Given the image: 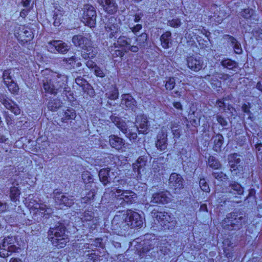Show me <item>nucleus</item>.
I'll list each match as a JSON object with an SVG mask.
<instances>
[{
	"label": "nucleus",
	"instance_id": "nucleus-31",
	"mask_svg": "<svg viewBox=\"0 0 262 262\" xmlns=\"http://www.w3.org/2000/svg\"><path fill=\"white\" fill-rule=\"evenodd\" d=\"M146 161L143 157H139L137 160L133 163V171L135 173V175L137 178L140 176V169L144 167L146 165Z\"/></svg>",
	"mask_w": 262,
	"mask_h": 262
},
{
	"label": "nucleus",
	"instance_id": "nucleus-21",
	"mask_svg": "<svg viewBox=\"0 0 262 262\" xmlns=\"http://www.w3.org/2000/svg\"><path fill=\"white\" fill-rule=\"evenodd\" d=\"M54 196L56 202L59 204H63L64 206L70 207L74 203L73 196H67L61 192L55 191Z\"/></svg>",
	"mask_w": 262,
	"mask_h": 262
},
{
	"label": "nucleus",
	"instance_id": "nucleus-5",
	"mask_svg": "<svg viewBox=\"0 0 262 262\" xmlns=\"http://www.w3.org/2000/svg\"><path fill=\"white\" fill-rule=\"evenodd\" d=\"M114 193L115 198L118 201H121L120 204H131L135 203L137 199L136 193L132 190H122L119 188H115Z\"/></svg>",
	"mask_w": 262,
	"mask_h": 262
},
{
	"label": "nucleus",
	"instance_id": "nucleus-63",
	"mask_svg": "<svg viewBox=\"0 0 262 262\" xmlns=\"http://www.w3.org/2000/svg\"><path fill=\"white\" fill-rule=\"evenodd\" d=\"M86 66L88 68L92 70H94L97 67L96 64L91 60H89L86 62Z\"/></svg>",
	"mask_w": 262,
	"mask_h": 262
},
{
	"label": "nucleus",
	"instance_id": "nucleus-56",
	"mask_svg": "<svg viewBox=\"0 0 262 262\" xmlns=\"http://www.w3.org/2000/svg\"><path fill=\"white\" fill-rule=\"evenodd\" d=\"M181 25V22L179 18H173L171 20H169L167 22V25L173 28H178Z\"/></svg>",
	"mask_w": 262,
	"mask_h": 262
},
{
	"label": "nucleus",
	"instance_id": "nucleus-11",
	"mask_svg": "<svg viewBox=\"0 0 262 262\" xmlns=\"http://www.w3.org/2000/svg\"><path fill=\"white\" fill-rule=\"evenodd\" d=\"M124 213L129 227L134 228L142 226L143 223L142 218L138 212L132 210H127Z\"/></svg>",
	"mask_w": 262,
	"mask_h": 262
},
{
	"label": "nucleus",
	"instance_id": "nucleus-20",
	"mask_svg": "<svg viewBox=\"0 0 262 262\" xmlns=\"http://www.w3.org/2000/svg\"><path fill=\"white\" fill-rule=\"evenodd\" d=\"M136 125L134 126L136 132L138 131L139 134H144L148 129V121L147 117L143 115L138 116L136 119Z\"/></svg>",
	"mask_w": 262,
	"mask_h": 262
},
{
	"label": "nucleus",
	"instance_id": "nucleus-17",
	"mask_svg": "<svg viewBox=\"0 0 262 262\" xmlns=\"http://www.w3.org/2000/svg\"><path fill=\"white\" fill-rule=\"evenodd\" d=\"M120 106L125 110L135 111L137 107V101L133 97L129 94H124L121 95Z\"/></svg>",
	"mask_w": 262,
	"mask_h": 262
},
{
	"label": "nucleus",
	"instance_id": "nucleus-57",
	"mask_svg": "<svg viewBox=\"0 0 262 262\" xmlns=\"http://www.w3.org/2000/svg\"><path fill=\"white\" fill-rule=\"evenodd\" d=\"M129 27L133 32V33L136 35L137 33L139 32L140 30H141V29L142 28V25L139 24H138L135 26H133V25L131 24H129Z\"/></svg>",
	"mask_w": 262,
	"mask_h": 262
},
{
	"label": "nucleus",
	"instance_id": "nucleus-37",
	"mask_svg": "<svg viewBox=\"0 0 262 262\" xmlns=\"http://www.w3.org/2000/svg\"><path fill=\"white\" fill-rule=\"evenodd\" d=\"M20 192L17 187L12 186L10 189V198L12 202H15L18 200Z\"/></svg>",
	"mask_w": 262,
	"mask_h": 262
},
{
	"label": "nucleus",
	"instance_id": "nucleus-64",
	"mask_svg": "<svg viewBox=\"0 0 262 262\" xmlns=\"http://www.w3.org/2000/svg\"><path fill=\"white\" fill-rule=\"evenodd\" d=\"M211 84L213 88H220L221 85V82L217 79L212 80L211 82Z\"/></svg>",
	"mask_w": 262,
	"mask_h": 262
},
{
	"label": "nucleus",
	"instance_id": "nucleus-15",
	"mask_svg": "<svg viewBox=\"0 0 262 262\" xmlns=\"http://www.w3.org/2000/svg\"><path fill=\"white\" fill-rule=\"evenodd\" d=\"M0 102L4 105L6 108L9 110L15 115H18L20 113V110L18 105L6 94L0 93Z\"/></svg>",
	"mask_w": 262,
	"mask_h": 262
},
{
	"label": "nucleus",
	"instance_id": "nucleus-62",
	"mask_svg": "<svg viewBox=\"0 0 262 262\" xmlns=\"http://www.w3.org/2000/svg\"><path fill=\"white\" fill-rule=\"evenodd\" d=\"M94 71L95 72V75L100 77H104L105 75L103 72V71L99 68L98 66L95 68L94 70Z\"/></svg>",
	"mask_w": 262,
	"mask_h": 262
},
{
	"label": "nucleus",
	"instance_id": "nucleus-18",
	"mask_svg": "<svg viewBox=\"0 0 262 262\" xmlns=\"http://www.w3.org/2000/svg\"><path fill=\"white\" fill-rule=\"evenodd\" d=\"M157 140L156 142V146L161 151L166 149L167 146V129L166 127L163 126L161 131L157 135Z\"/></svg>",
	"mask_w": 262,
	"mask_h": 262
},
{
	"label": "nucleus",
	"instance_id": "nucleus-1",
	"mask_svg": "<svg viewBox=\"0 0 262 262\" xmlns=\"http://www.w3.org/2000/svg\"><path fill=\"white\" fill-rule=\"evenodd\" d=\"M42 74L47 76L42 80V89L45 93L55 96L66 88L68 82L66 75L48 69L42 71Z\"/></svg>",
	"mask_w": 262,
	"mask_h": 262
},
{
	"label": "nucleus",
	"instance_id": "nucleus-52",
	"mask_svg": "<svg viewBox=\"0 0 262 262\" xmlns=\"http://www.w3.org/2000/svg\"><path fill=\"white\" fill-rule=\"evenodd\" d=\"M62 16V14L61 13H58L57 11L54 12V14L53 15L54 21V25L55 26H59L61 23V17Z\"/></svg>",
	"mask_w": 262,
	"mask_h": 262
},
{
	"label": "nucleus",
	"instance_id": "nucleus-19",
	"mask_svg": "<svg viewBox=\"0 0 262 262\" xmlns=\"http://www.w3.org/2000/svg\"><path fill=\"white\" fill-rule=\"evenodd\" d=\"M65 227L61 224L56 225L54 227H51L48 232L49 240H52L60 238L66 235Z\"/></svg>",
	"mask_w": 262,
	"mask_h": 262
},
{
	"label": "nucleus",
	"instance_id": "nucleus-45",
	"mask_svg": "<svg viewBox=\"0 0 262 262\" xmlns=\"http://www.w3.org/2000/svg\"><path fill=\"white\" fill-rule=\"evenodd\" d=\"M87 252L88 253L86 254V262H96L99 258V255L94 252L90 253L89 250H86L85 253Z\"/></svg>",
	"mask_w": 262,
	"mask_h": 262
},
{
	"label": "nucleus",
	"instance_id": "nucleus-8",
	"mask_svg": "<svg viewBox=\"0 0 262 262\" xmlns=\"http://www.w3.org/2000/svg\"><path fill=\"white\" fill-rule=\"evenodd\" d=\"M128 223L124 212L116 215L112 221V229L118 234H122L129 228Z\"/></svg>",
	"mask_w": 262,
	"mask_h": 262
},
{
	"label": "nucleus",
	"instance_id": "nucleus-34",
	"mask_svg": "<svg viewBox=\"0 0 262 262\" xmlns=\"http://www.w3.org/2000/svg\"><path fill=\"white\" fill-rule=\"evenodd\" d=\"M109 168L101 169L99 172V180L104 185L110 184L108 180Z\"/></svg>",
	"mask_w": 262,
	"mask_h": 262
},
{
	"label": "nucleus",
	"instance_id": "nucleus-27",
	"mask_svg": "<svg viewBox=\"0 0 262 262\" xmlns=\"http://www.w3.org/2000/svg\"><path fill=\"white\" fill-rule=\"evenodd\" d=\"M108 180L110 183H113L115 186L122 185L124 186L126 184V180L122 179L120 177L116 172H115L113 169L111 170L109 168V176Z\"/></svg>",
	"mask_w": 262,
	"mask_h": 262
},
{
	"label": "nucleus",
	"instance_id": "nucleus-48",
	"mask_svg": "<svg viewBox=\"0 0 262 262\" xmlns=\"http://www.w3.org/2000/svg\"><path fill=\"white\" fill-rule=\"evenodd\" d=\"M254 11L251 9H245L241 12V15L246 19H250L253 15Z\"/></svg>",
	"mask_w": 262,
	"mask_h": 262
},
{
	"label": "nucleus",
	"instance_id": "nucleus-6",
	"mask_svg": "<svg viewBox=\"0 0 262 262\" xmlns=\"http://www.w3.org/2000/svg\"><path fill=\"white\" fill-rule=\"evenodd\" d=\"M97 15L95 8L92 5H85L83 9L81 21L90 28L95 27Z\"/></svg>",
	"mask_w": 262,
	"mask_h": 262
},
{
	"label": "nucleus",
	"instance_id": "nucleus-10",
	"mask_svg": "<svg viewBox=\"0 0 262 262\" xmlns=\"http://www.w3.org/2000/svg\"><path fill=\"white\" fill-rule=\"evenodd\" d=\"M14 35L21 42H27L33 37L32 30L25 26L17 25L15 27Z\"/></svg>",
	"mask_w": 262,
	"mask_h": 262
},
{
	"label": "nucleus",
	"instance_id": "nucleus-12",
	"mask_svg": "<svg viewBox=\"0 0 262 262\" xmlns=\"http://www.w3.org/2000/svg\"><path fill=\"white\" fill-rule=\"evenodd\" d=\"M48 51L52 53L58 52L61 54H66L69 50V46L61 40H52L47 45Z\"/></svg>",
	"mask_w": 262,
	"mask_h": 262
},
{
	"label": "nucleus",
	"instance_id": "nucleus-14",
	"mask_svg": "<svg viewBox=\"0 0 262 262\" xmlns=\"http://www.w3.org/2000/svg\"><path fill=\"white\" fill-rule=\"evenodd\" d=\"M170 193L167 191H161L152 195L150 203L152 204H165L170 201Z\"/></svg>",
	"mask_w": 262,
	"mask_h": 262
},
{
	"label": "nucleus",
	"instance_id": "nucleus-4",
	"mask_svg": "<svg viewBox=\"0 0 262 262\" xmlns=\"http://www.w3.org/2000/svg\"><path fill=\"white\" fill-rule=\"evenodd\" d=\"M16 238L14 236H8L5 238L3 242L0 245V256L5 258L10 255L12 253L18 252L20 248L17 247L15 243Z\"/></svg>",
	"mask_w": 262,
	"mask_h": 262
},
{
	"label": "nucleus",
	"instance_id": "nucleus-43",
	"mask_svg": "<svg viewBox=\"0 0 262 262\" xmlns=\"http://www.w3.org/2000/svg\"><path fill=\"white\" fill-rule=\"evenodd\" d=\"M82 220L84 223H86L88 222H90V223H88L87 224L90 228H92V225L95 224L94 220H93V216L92 215V214H90L89 212H85Z\"/></svg>",
	"mask_w": 262,
	"mask_h": 262
},
{
	"label": "nucleus",
	"instance_id": "nucleus-22",
	"mask_svg": "<svg viewBox=\"0 0 262 262\" xmlns=\"http://www.w3.org/2000/svg\"><path fill=\"white\" fill-rule=\"evenodd\" d=\"M91 40L90 37L83 36L81 35H74L72 38V42L77 47L82 50L86 47L90 46Z\"/></svg>",
	"mask_w": 262,
	"mask_h": 262
},
{
	"label": "nucleus",
	"instance_id": "nucleus-39",
	"mask_svg": "<svg viewBox=\"0 0 262 262\" xmlns=\"http://www.w3.org/2000/svg\"><path fill=\"white\" fill-rule=\"evenodd\" d=\"M119 92L115 86H112L110 90L105 93V96L111 100H116L118 98Z\"/></svg>",
	"mask_w": 262,
	"mask_h": 262
},
{
	"label": "nucleus",
	"instance_id": "nucleus-51",
	"mask_svg": "<svg viewBox=\"0 0 262 262\" xmlns=\"http://www.w3.org/2000/svg\"><path fill=\"white\" fill-rule=\"evenodd\" d=\"M60 106L59 102L56 101V100H51L48 103V109L52 111H56Z\"/></svg>",
	"mask_w": 262,
	"mask_h": 262
},
{
	"label": "nucleus",
	"instance_id": "nucleus-24",
	"mask_svg": "<svg viewBox=\"0 0 262 262\" xmlns=\"http://www.w3.org/2000/svg\"><path fill=\"white\" fill-rule=\"evenodd\" d=\"M109 143L112 148L119 150L124 147L125 141L118 136L111 135L109 136Z\"/></svg>",
	"mask_w": 262,
	"mask_h": 262
},
{
	"label": "nucleus",
	"instance_id": "nucleus-47",
	"mask_svg": "<svg viewBox=\"0 0 262 262\" xmlns=\"http://www.w3.org/2000/svg\"><path fill=\"white\" fill-rule=\"evenodd\" d=\"M6 85L12 94H17L19 90L18 86L14 81H11V82H9V84H6Z\"/></svg>",
	"mask_w": 262,
	"mask_h": 262
},
{
	"label": "nucleus",
	"instance_id": "nucleus-26",
	"mask_svg": "<svg viewBox=\"0 0 262 262\" xmlns=\"http://www.w3.org/2000/svg\"><path fill=\"white\" fill-rule=\"evenodd\" d=\"M228 189V190H225L223 192L229 193L233 198H236L237 195H242L244 193V188L241 184L236 182L231 183Z\"/></svg>",
	"mask_w": 262,
	"mask_h": 262
},
{
	"label": "nucleus",
	"instance_id": "nucleus-23",
	"mask_svg": "<svg viewBox=\"0 0 262 262\" xmlns=\"http://www.w3.org/2000/svg\"><path fill=\"white\" fill-rule=\"evenodd\" d=\"M103 9L109 14L115 13L118 9V5L115 0H97Z\"/></svg>",
	"mask_w": 262,
	"mask_h": 262
},
{
	"label": "nucleus",
	"instance_id": "nucleus-13",
	"mask_svg": "<svg viewBox=\"0 0 262 262\" xmlns=\"http://www.w3.org/2000/svg\"><path fill=\"white\" fill-rule=\"evenodd\" d=\"M169 186L175 193H178L184 188V180L181 175L172 173L169 179Z\"/></svg>",
	"mask_w": 262,
	"mask_h": 262
},
{
	"label": "nucleus",
	"instance_id": "nucleus-38",
	"mask_svg": "<svg viewBox=\"0 0 262 262\" xmlns=\"http://www.w3.org/2000/svg\"><path fill=\"white\" fill-rule=\"evenodd\" d=\"M229 40L233 46L235 53L237 54H241L243 52V50L240 43H239L236 39L232 36L229 37Z\"/></svg>",
	"mask_w": 262,
	"mask_h": 262
},
{
	"label": "nucleus",
	"instance_id": "nucleus-32",
	"mask_svg": "<svg viewBox=\"0 0 262 262\" xmlns=\"http://www.w3.org/2000/svg\"><path fill=\"white\" fill-rule=\"evenodd\" d=\"M213 140V148L215 151H220L221 150L222 144L223 143L224 138L222 135L218 134L212 138Z\"/></svg>",
	"mask_w": 262,
	"mask_h": 262
},
{
	"label": "nucleus",
	"instance_id": "nucleus-42",
	"mask_svg": "<svg viewBox=\"0 0 262 262\" xmlns=\"http://www.w3.org/2000/svg\"><path fill=\"white\" fill-rule=\"evenodd\" d=\"M76 116V112L73 108L68 109L64 114V117L62 118L63 121L71 119H74Z\"/></svg>",
	"mask_w": 262,
	"mask_h": 262
},
{
	"label": "nucleus",
	"instance_id": "nucleus-16",
	"mask_svg": "<svg viewBox=\"0 0 262 262\" xmlns=\"http://www.w3.org/2000/svg\"><path fill=\"white\" fill-rule=\"evenodd\" d=\"M104 27L106 31L110 32L109 37L110 38L115 37L120 32V28L117 23V20L113 16L108 18Z\"/></svg>",
	"mask_w": 262,
	"mask_h": 262
},
{
	"label": "nucleus",
	"instance_id": "nucleus-55",
	"mask_svg": "<svg viewBox=\"0 0 262 262\" xmlns=\"http://www.w3.org/2000/svg\"><path fill=\"white\" fill-rule=\"evenodd\" d=\"M63 61L70 66V68H75L76 62L77 60L74 56H72L70 58H64Z\"/></svg>",
	"mask_w": 262,
	"mask_h": 262
},
{
	"label": "nucleus",
	"instance_id": "nucleus-7",
	"mask_svg": "<svg viewBox=\"0 0 262 262\" xmlns=\"http://www.w3.org/2000/svg\"><path fill=\"white\" fill-rule=\"evenodd\" d=\"M110 119L113 122L117 128L121 131L126 137L129 139L130 140H135L137 138V134L136 132H133V129L127 128L126 122L120 118L112 115Z\"/></svg>",
	"mask_w": 262,
	"mask_h": 262
},
{
	"label": "nucleus",
	"instance_id": "nucleus-49",
	"mask_svg": "<svg viewBox=\"0 0 262 262\" xmlns=\"http://www.w3.org/2000/svg\"><path fill=\"white\" fill-rule=\"evenodd\" d=\"M176 80L173 77H169L166 81L165 87L167 90L171 91L175 86Z\"/></svg>",
	"mask_w": 262,
	"mask_h": 262
},
{
	"label": "nucleus",
	"instance_id": "nucleus-44",
	"mask_svg": "<svg viewBox=\"0 0 262 262\" xmlns=\"http://www.w3.org/2000/svg\"><path fill=\"white\" fill-rule=\"evenodd\" d=\"M147 38V34L145 33H142L140 35H139L136 39L137 45L140 47L145 46Z\"/></svg>",
	"mask_w": 262,
	"mask_h": 262
},
{
	"label": "nucleus",
	"instance_id": "nucleus-54",
	"mask_svg": "<svg viewBox=\"0 0 262 262\" xmlns=\"http://www.w3.org/2000/svg\"><path fill=\"white\" fill-rule=\"evenodd\" d=\"M81 177L85 183H89L93 181L92 177L90 172L88 171L83 172Z\"/></svg>",
	"mask_w": 262,
	"mask_h": 262
},
{
	"label": "nucleus",
	"instance_id": "nucleus-36",
	"mask_svg": "<svg viewBox=\"0 0 262 262\" xmlns=\"http://www.w3.org/2000/svg\"><path fill=\"white\" fill-rule=\"evenodd\" d=\"M221 64L224 68H227L228 70H234L238 67V63L230 59H226L222 60Z\"/></svg>",
	"mask_w": 262,
	"mask_h": 262
},
{
	"label": "nucleus",
	"instance_id": "nucleus-3",
	"mask_svg": "<svg viewBox=\"0 0 262 262\" xmlns=\"http://www.w3.org/2000/svg\"><path fill=\"white\" fill-rule=\"evenodd\" d=\"M151 215L155 218L165 229H172L176 225L175 218L165 211H159L154 209L151 212Z\"/></svg>",
	"mask_w": 262,
	"mask_h": 262
},
{
	"label": "nucleus",
	"instance_id": "nucleus-28",
	"mask_svg": "<svg viewBox=\"0 0 262 262\" xmlns=\"http://www.w3.org/2000/svg\"><path fill=\"white\" fill-rule=\"evenodd\" d=\"M199 15H201V19L202 21L209 22V20L211 21H215L219 24H220L222 21L224 17L223 13L219 12V14L217 16L214 14V15H207L206 14H203L200 13Z\"/></svg>",
	"mask_w": 262,
	"mask_h": 262
},
{
	"label": "nucleus",
	"instance_id": "nucleus-53",
	"mask_svg": "<svg viewBox=\"0 0 262 262\" xmlns=\"http://www.w3.org/2000/svg\"><path fill=\"white\" fill-rule=\"evenodd\" d=\"M199 185L201 190L205 192L210 191V188L208 183L204 179H201L199 181Z\"/></svg>",
	"mask_w": 262,
	"mask_h": 262
},
{
	"label": "nucleus",
	"instance_id": "nucleus-33",
	"mask_svg": "<svg viewBox=\"0 0 262 262\" xmlns=\"http://www.w3.org/2000/svg\"><path fill=\"white\" fill-rule=\"evenodd\" d=\"M69 239L68 236L66 234L60 238L52 240L51 243L54 246L58 248H62L66 246L67 243L69 242Z\"/></svg>",
	"mask_w": 262,
	"mask_h": 262
},
{
	"label": "nucleus",
	"instance_id": "nucleus-50",
	"mask_svg": "<svg viewBox=\"0 0 262 262\" xmlns=\"http://www.w3.org/2000/svg\"><path fill=\"white\" fill-rule=\"evenodd\" d=\"M187 65L192 70L195 71L196 69V59L195 58L190 56L187 58Z\"/></svg>",
	"mask_w": 262,
	"mask_h": 262
},
{
	"label": "nucleus",
	"instance_id": "nucleus-61",
	"mask_svg": "<svg viewBox=\"0 0 262 262\" xmlns=\"http://www.w3.org/2000/svg\"><path fill=\"white\" fill-rule=\"evenodd\" d=\"M172 134L174 137L179 138L180 136V131L178 126H172L171 127Z\"/></svg>",
	"mask_w": 262,
	"mask_h": 262
},
{
	"label": "nucleus",
	"instance_id": "nucleus-35",
	"mask_svg": "<svg viewBox=\"0 0 262 262\" xmlns=\"http://www.w3.org/2000/svg\"><path fill=\"white\" fill-rule=\"evenodd\" d=\"M199 33H198V38H202L203 40L206 43H208V42L209 41V36L210 35V33L207 30L204 29V27L202 28L201 30H199ZM201 39H198V42H199V44L201 45L202 43L204 45L203 43L201 42Z\"/></svg>",
	"mask_w": 262,
	"mask_h": 262
},
{
	"label": "nucleus",
	"instance_id": "nucleus-29",
	"mask_svg": "<svg viewBox=\"0 0 262 262\" xmlns=\"http://www.w3.org/2000/svg\"><path fill=\"white\" fill-rule=\"evenodd\" d=\"M161 46L165 49H169L172 45L171 33L167 31L160 36Z\"/></svg>",
	"mask_w": 262,
	"mask_h": 262
},
{
	"label": "nucleus",
	"instance_id": "nucleus-30",
	"mask_svg": "<svg viewBox=\"0 0 262 262\" xmlns=\"http://www.w3.org/2000/svg\"><path fill=\"white\" fill-rule=\"evenodd\" d=\"M97 53V50L96 48L92 47L91 41L90 46L86 47L82 51L81 56L84 59H88L89 58H92L96 56Z\"/></svg>",
	"mask_w": 262,
	"mask_h": 262
},
{
	"label": "nucleus",
	"instance_id": "nucleus-59",
	"mask_svg": "<svg viewBox=\"0 0 262 262\" xmlns=\"http://www.w3.org/2000/svg\"><path fill=\"white\" fill-rule=\"evenodd\" d=\"M214 177L218 180L223 181L227 179V176L222 172H213Z\"/></svg>",
	"mask_w": 262,
	"mask_h": 262
},
{
	"label": "nucleus",
	"instance_id": "nucleus-58",
	"mask_svg": "<svg viewBox=\"0 0 262 262\" xmlns=\"http://www.w3.org/2000/svg\"><path fill=\"white\" fill-rule=\"evenodd\" d=\"M216 119L217 122L222 126L224 127L227 125L228 122L225 118L220 115H216Z\"/></svg>",
	"mask_w": 262,
	"mask_h": 262
},
{
	"label": "nucleus",
	"instance_id": "nucleus-9",
	"mask_svg": "<svg viewBox=\"0 0 262 262\" xmlns=\"http://www.w3.org/2000/svg\"><path fill=\"white\" fill-rule=\"evenodd\" d=\"M237 154H233L229 156V164L233 176H239L243 174V167L241 165V159Z\"/></svg>",
	"mask_w": 262,
	"mask_h": 262
},
{
	"label": "nucleus",
	"instance_id": "nucleus-2",
	"mask_svg": "<svg viewBox=\"0 0 262 262\" xmlns=\"http://www.w3.org/2000/svg\"><path fill=\"white\" fill-rule=\"evenodd\" d=\"M33 196L29 195L30 201L28 203V206L30 207V213L32 214L34 220L39 222L42 217L48 219L52 213V209L46 204L39 202L40 200L37 201L35 199L31 198Z\"/></svg>",
	"mask_w": 262,
	"mask_h": 262
},
{
	"label": "nucleus",
	"instance_id": "nucleus-40",
	"mask_svg": "<svg viewBox=\"0 0 262 262\" xmlns=\"http://www.w3.org/2000/svg\"><path fill=\"white\" fill-rule=\"evenodd\" d=\"M91 241L90 242H91V244L88 243V244H85L84 245V247L85 248V249L86 250L88 249H90V246H94L95 248H96V247L102 248L103 247V245L102 243V239L101 238H96L94 241H92L91 239Z\"/></svg>",
	"mask_w": 262,
	"mask_h": 262
},
{
	"label": "nucleus",
	"instance_id": "nucleus-41",
	"mask_svg": "<svg viewBox=\"0 0 262 262\" xmlns=\"http://www.w3.org/2000/svg\"><path fill=\"white\" fill-rule=\"evenodd\" d=\"M208 164L209 167L214 169H219L221 167V164L220 162L213 156L209 157L208 160Z\"/></svg>",
	"mask_w": 262,
	"mask_h": 262
},
{
	"label": "nucleus",
	"instance_id": "nucleus-60",
	"mask_svg": "<svg viewBox=\"0 0 262 262\" xmlns=\"http://www.w3.org/2000/svg\"><path fill=\"white\" fill-rule=\"evenodd\" d=\"M127 52H125L123 49L122 50H115L114 51V52L112 54L113 57L116 58L118 57H123L125 53H126Z\"/></svg>",
	"mask_w": 262,
	"mask_h": 262
},
{
	"label": "nucleus",
	"instance_id": "nucleus-25",
	"mask_svg": "<svg viewBox=\"0 0 262 262\" xmlns=\"http://www.w3.org/2000/svg\"><path fill=\"white\" fill-rule=\"evenodd\" d=\"M131 43V38H128L125 36H120L118 38L117 40V42L114 43V48H121L123 49L125 52H127V49ZM113 47H111V51H113L112 48Z\"/></svg>",
	"mask_w": 262,
	"mask_h": 262
},
{
	"label": "nucleus",
	"instance_id": "nucleus-46",
	"mask_svg": "<svg viewBox=\"0 0 262 262\" xmlns=\"http://www.w3.org/2000/svg\"><path fill=\"white\" fill-rule=\"evenodd\" d=\"M11 74V70H5L3 73V79L5 84H8L9 82H11V81H13Z\"/></svg>",
	"mask_w": 262,
	"mask_h": 262
}]
</instances>
